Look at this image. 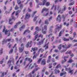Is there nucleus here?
<instances>
[{"mask_svg":"<svg viewBox=\"0 0 77 77\" xmlns=\"http://www.w3.org/2000/svg\"><path fill=\"white\" fill-rule=\"evenodd\" d=\"M12 62V63L13 64H14V59L13 58H11V60H9L8 62V65L9 67L11 66V62Z\"/></svg>","mask_w":77,"mask_h":77,"instance_id":"nucleus-3","label":"nucleus"},{"mask_svg":"<svg viewBox=\"0 0 77 77\" xmlns=\"http://www.w3.org/2000/svg\"><path fill=\"white\" fill-rule=\"evenodd\" d=\"M16 46H17V44H15L14 46L13 47V48H15V51H14L15 53H16L17 51V47H16Z\"/></svg>","mask_w":77,"mask_h":77,"instance_id":"nucleus-22","label":"nucleus"},{"mask_svg":"<svg viewBox=\"0 0 77 77\" xmlns=\"http://www.w3.org/2000/svg\"><path fill=\"white\" fill-rule=\"evenodd\" d=\"M41 60H42V58L39 59L38 61L37 62L38 63H40V62H41Z\"/></svg>","mask_w":77,"mask_h":77,"instance_id":"nucleus-46","label":"nucleus"},{"mask_svg":"<svg viewBox=\"0 0 77 77\" xmlns=\"http://www.w3.org/2000/svg\"><path fill=\"white\" fill-rule=\"evenodd\" d=\"M25 26H26V25H23L20 28L19 30H20V31H21V32L22 30L24 29L25 27Z\"/></svg>","mask_w":77,"mask_h":77,"instance_id":"nucleus-17","label":"nucleus"},{"mask_svg":"<svg viewBox=\"0 0 77 77\" xmlns=\"http://www.w3.org/2000/svg\"><path fill=\"white\" fill-rule=\"evenodd\" d=\"M44 51V49L42 48H40L38 50V52H40L41 51V53H43V52Z\"/></svg>","mask_w":77,"mask_h":77,"instance_id":"nucleus-24","label":"nucleus"},{"mask_svg":"<svg viewBox=\"0 0 77 77\" xmlns=\"http://www.w3.org/2000/svg\"><path fill=\"white\" fill-rule=\"evenodd\" d=\"M45 39V38H44L43 39H42V40H41V42H39V45H41L42 44H43L44 42V40Z\"/></svg>","mask_w":77,"mask_h":77,"instance_id":"nucleus-18","label":"nucleus"},{"mask_svg":"<svg viewBox=\"0 0 77 77\" xmlns=\"http://www.w3.org/2000/svg\"><path fill=\"white\" fill-rule=\"evenodd\" d=\"M59 8H60L59 6H57V7L56 8V6L55 5L54 6V5H53L52 6V8H51V9H52L53 8H54V10L55 11H56V9H57V10H59Z\"/></svg>","mask_w":77,"mask_h":77,"instance_id":"nucleus-11","label":"nucleus"},{"mask_svg":"<svg viewBox=\"0 0 77 77\" xmlns=\"http://www.w3.org/2000/svg\"><path fill=\"white\" fill-rule=\"evenodd\" d=\"M46 6H48L50 5V3L48 2H47L46 3Z\"/></svg>","mask_w":77,"mask_h":77,"instance_id":"nucleus-43","label":"nucleus"},{"mask_svg":"<svg viewBox=\"0 0 77 77\" xmlns=\"http://www.w3.org/2000/svg\"><path fill=\"white\" fill-rule=\"evenodd\" d=\"M38 29H39V27H38V26H37L35 28V30H37V32L39 31V30H38Z\"/></svg>","mask_w":77,"mask_h":77,"instance_id":"nucleus-57","label":"nucleus"},{"mask_svg":"<svg viewBox=\"0 0 77 77\" xmlns=\"http://www.w3.org/2000/svg\"><path fill=\"white\" fill-rule=\"evenodd\" d=\"M38 34H37L35 36V38L33 39V41L36 40V38H38Z\"/></svg>","mask_w":77,"mask_h":77,"instance_id":"nucleus-40","label":"nucleus"},{"mask_svg":"<svg viewBox=\"0 0 77 77\" xmlns=\"http://www.w3.org/2000/svg\"><path fill=\"white\" fill-rule=\"evenodd\" d=\"M63 8L62 9V10L61 8H60L58 12V14H59V13L60 12V14H62L63 13L64 11H66V6L64 5L63 7Z\"/></svg>","mask_w":77,"mask_h":77,"instance_id":"nucleus-1","label":"nucleus"},{"mask_svg":"<svg viewBox=\"0 0 77 77\" xmlns=\"http://www.w3.org/2000/svg\"><path fill=\"white\" fill-rule=\"evenodd\" d=\"M21 0H17V3L18 5H20L21 3Z\"/></svg>","mask_w":77,"mask_h":77,"instance_id":"nucleus-36","label":"nucleus"},{"mask_svg":"<svg viewBox=\"0 0 77 77\" xmlns=\"http://www.w3.org/2000/svg\"><path fill=\"white\" fill-rule=\"evenodd\" d=\"M48 44H49V42H48L47 44L45 45L43 47H45V50H47L48 48Z\"/></svg>","mask_w":77,"mask_h":77,"instance_id":"nucleus-14","label":"nucleus"},{"mask_svg":"<svg viewBox=\"0 0 77 77\" xmlns=\"http://www.w3.org/2000/svg\"><path fill=\"white\" fill-rule=\"evenodd\" d=\"M64 32V31L63 30L61 31L59 33V36H61V35L62 34V33H63Z\"/></svg>","mask_w":77,"mask_h":77,"instance_id":"nucleus-26","label":"nucleus"},{"mask_svg":"<svg viewBox=\"0 0 77 77\" xmlns=\"http://www.w3.org/2000/svg\"><path fill=\"white\" fill-rule=\"evenodd\" d=\"M31 36L30 35H28V36H27L26 37V38H28V39H29L30 38H31Z\"/></svg>","mask_w":77,"mask_h":77,"instance_id":"nucleus-63","label":"nucleus"},{"mask_svg":"<svg viewBox=\"0 0 77 77\" xmlns=\"http://www.w3.org/2000/svg\"><path fill=\"white\" fill-rule=\"evenodd\" d=\"M48 11V9L45 7H44L43 9L42 10L41 13H43V12L45 11Z\"/></svg>","mask_w":77,"mask_h":77,"instance_id":"nucleus-19","label":"nucleus"},{"mask_svg":"<svg viewBox=\"0 0 77 77\" xmlns=\"http://www.w3.org/2000/svg\"><path fill=\"white\" fill-rule=\"evenodd\" d=\"M30 17V15H29L28 13H27L26 14V15L25 17V20H26V19H28Z\"/></svg>","mask_w":77,"mask_h":77,"instance_id":"nucleus-15","label":"nucleus"},{"mask_svg":"<svg viewBox=\"0 0 77 77\" xmlns=\"http://www.w3.org/2000/svg\"><path fill=\"white\" fill-rule=\"evenodd\" d=\"M26 77H32V73L30 72L29 73V74L28 75H27L26 76Z\"/></svg>","mask_w":77,"mask_h":77,"instance_id":"nucleus-35","label":"nucleus"},{"mask_svg":"<svg viewBox=\"0 0 77 77\" xmlns=\"http://www.w3.org/2000/svg\"><path fill=\"white\" fill-rule=\"evenodd\" d=\"M28 61H29V62L30 63H31V62H32V61H33V60L30 58H28L26 57L25 58V61H24V62L23 63V65L24 66H25L26 65V61L27 60Z\"/></svg>","mask_w":77,"mask_h":77,"instance_id":"nucleus-4","label":"nucleus"},{"mask_svg":"<svg viewBox=\"0 0 77 77\" xmlns=\"http://www.w3.org/2000/svg\"><path fill=\"white\" fill-rule=\"evenodd\" d=\"M74 26L75 27H77V23H75Z\"/></svg>","mask_w":77,"mask_h":77,"instance_id":"nucleus-64","label":"nucleus"},{"mask_svg":"<svg viewBox=\"0 0 77 77\" xmlns=\"http://www.w3.org/2000/svg\"><path fill=\"white\" fill-rule=\"evenodd\" d=\"M71 51H68L66 53V54H71Z\"/></svg>","mask_w":77,"mask_h":77,"instance_id":"nucleus-47","label":"nucleus"},{"mask_svg":"<svg viewBox=\"0 0 77 77\" xmlns=\"http://www.w3.org/2000/svg\"><path fill=\"white\" fill-rule=\"evenodd\" d=\"M64 25H66V26H67V27H68V26H69V23H66V22H64Z\"/></svg>","mask_w":77,"mask_h":77,"instance_id":"nucleus-32","label":"nucleus"},{"mask_svg":"<svg viewBox=\"0 0 77 77\" xmlns=\"http://www.w3.org/2000/svg\"><path fill=\"white\" fill-rule=\"evenodd\" d=\"M5 29H6V28L5 27V26H4L2 31V32H5V35H7V34H8V31L7 30H5Z\"/></svg>","mask_w":77,"mask_h":77,"instance_id":"nucleus-13","label":"nucleus"},{"mask_svg":"<svg viewBox=\"0 0 77 77\" xmlns=\"http://www.w3.org/2000/svg\"><path fill=\"white\" fill-rule=\"evenodd\" d=\"M37 18H38V16H35L33 20V21L34 22H35V21H36V19H37Z\"/></svg>","mask_w":77,"mask_h":77,"instance_id":"nucleus-37","label":"nucleus"},{"mask_svg":"<svg viewBox=\"0 0 77 77\" xmlns=\"http://www.w3.org/2000/svg\"><path fill=\"white\" fill-rule=\"evenodd\" d=\"M21 47H22L19 48V49L20 53H21L23 51V49L24 48V45L22 43L21 44Z\"/></svg>","mask_w":77,"mask_h":77,"instance_id":"nucleus-7","label":"nucleus"},{"mask_svg":"<svg viewBox=\"0 0 77 77\" xmlns=\"http://www.w3.org/2000/svg\"><path fill=\"white\" fill-rule=\"evenodd\" d=\"M48 20H46L45 21V24H48Z\"/></svg>","mask_w":77,"mask_h":77,"instance_id":"nucleus-42","label":"nucleus"},{"mask_svg":"<svg viewBox=\"0 0 77 77\" xmlns=\"http://www.w3.org/2000/svg\"><path fill=\"white\" fill-rule=\"evenodd\" d=\"M60 66L59 65H57L56 67V68H60Z\"/></svg>","mask_w":77,"mask_h":77,"instance_id":"nucleus-60","label":"nucleus"},{"mask_svg":"<svg viewBox=\"0 0 77 77\" xmlns=\"http://www.w3.org/2000/svg\"><path fill=\"white\" fill-rule=\"evenodd\" d=\"M36 12H37V11H34L33 13L32 14V17H34V16H35V14H36Z\"/></svg>","mask_w":77,"mask_h":77,"instance_id":"nucleus-31","label":"nucleus"},{"mask_svg":"<svg viewBox=\"0 0 77 77\" xmlns=\"http://www.w3.org/2000/svg\"><path fill=\"white\" fill-rule=\"evenodd\" d=\"M71 45H68L67 47H66V45H63L62 46V47H63V48H69L70 47H71Z\"/></svg>","mask_w":77,"mask_h":77,"instance_id":"nucleus-20","label":"nucleus"},{"mask_svg":"<svg viewBox=\"0 0 77 77\" xmlns=\"http://www.w3.org/2000/svg\"><path fill=\"white\" fill-rule=\"evenodd\" d=\"M2 45H3V44H6V42H7V40H5V39H4L3 41H2Z\"/></svg>","mask_w":77,"mask_h":77,"instance_id":"nucleus-27","label":"nucleus"},{"mask_svg":"<svg viewBox=\"0 0 77 77\" xmlns=\"http://www.w3.org/2000/svg\"><path fill=\"white\" fill-rule=\"evenodd\" d=\"M38 69H39V67H38L37 68H35L34 70L35 71H38Z\"/></svg>","mask_w":77,"mask_h":77,"instance_id":"nucleus-50","label":"nucleus"},{"mask_svg":"<svg viewBox=\"0 0 77 77\" xmlns=\"http://www.w3.org/2000/svg\"><path fill=\"white\" fill-rule=\"evenodd\" d=\"M30 7H32V2H31L29 3Z\"/></svg>","mask_w":77,"mask_h":77,"instance_id":"nucleus-56","label":"nucleus"},{"mask_svg":"<svg viewBox=\"0 0 77 77\" xmlns=\"http://www.w3.org/2000/svg\"><path fill=\"white\" fill-rule=\"evenodd\" d=\"M32 50H31V52H32V50H33V51H36V50H38V48L36 47V48H32Z\"/></svg>","mask_w":77,"mask_h":77,"instance_id":"nucleus-23","label":"nucleus"},{"mask_svg":"<svg viewBox=\"0 0 77 77\" xmlns=\"http://www.w3.org/2000/svg\"><path fill=\"white\" fill-rule=\"evenodd\" d=\"M7 42H10L11 41V38L7 39Z\"/></svg>","mask_w":77,"mask_h":77,"instance_id":"nucleus-54","label":"nucleus"},{"mask_svg":"<svg viewBox=\"0 0 77 77\" xmlns=\"http://www.w3.org/2000/svg\"><path fill=\"white\" fill-rule=\"evenodd\" d=\"M70 57H73V56H74V54L72 53L70 54Z\"/></svg>","mask_w":77,"mask_h":77,"instance_id":"nucleus-59","label":"nucleus"},{"mask_svg":"<svg viewBox=\"0 0 77 77\" xmlns=\"http://www.w3.org/2000/svg\"><path fill=\"white\" fill-rule=\"evenodd\" d=\"M0 55H2V54H3V49L1 48V50L0 51Z\"/></svg>","mask_w":77,"mask_h":77,"instance_id":"nucleus-39","label":"nucleus"},{"mask_svg":"<svg viewBox=\"0 0 77 77\" xmlns=\"http://www.w3.org/2000/svg\"><path fill=\"white\" fill-rule=\"evenodd\" d=\"M4 75H5V72H3L2 74L1 75V77H3L4 76Z\"/></svg>","mask_w":77,"mask_h":77,"instance_id":"nucleus-55","label":"nucleus"},{"mask_svg":"<svg viewBox=\"0 0 77 77\" xmlns=\"http://www.w3.org/2000/svg\"><path fill=\"white\" fill-rule=\"evenodd\" d=\"M45 64H46V61H45V60L43 59L41 61V65H45Z\"/></svg>","mask_w":77,"mask_h":77,"instance_id":"nucleus-12","label":"nucleus"},{"mask_svg":"<svg viewBox=\"0 0 77 77\" xmlns=\"http://www.w3.org/2000/svg\"><path fill=\"white\" fill-rule=\"evenodd\" d=\"M32 41L28 42L26 45V47H32Z\"/></svg>","mask_w":77,"mask_h":77,"instance_id":"nucleus-9","label":"nucleus"},{"mask_svg":"<svg viewBox=\"0 0 77 77\" xmlns=\"http://www.w3.org/2000/svg\"><path fill=\"white\" fill-rule=\"evenodd\" d=\"M15 10H18L19 9V7L18 6V5H16L14 8Z\"/></svg>","mask_w":77,"mask_h":77,"instance_id":"nucleus-33","label":"nucleus"},{"mask_svg":"<svg viewBox=\"0 0 77 77\" xmlns=\"http://www.w3.org/2000/svg\"><path fill=\"white\" fill-rule=\"evenodd\" d=\"M37 56V54H36L35 55H34L33 57V59H34L35 58H36Z\"/></svg>","mask_w":77,"mask_h":77,"instance_id":"nucleus-45","label":"nucleus"},{"mask_svg":"<svg viewBox=\"0 0 77 77\" xmlns=\"http://www.w3.org/2000/svg\"><path fill=\"white\" fill-rule=\"evenodd\" d=\"M46 2H47V0H44L43 1V3L42 4L43 6V5H45Z\"/></svg>","mask_w":77,"mask_h":77,"instance_id":"nucleus-41","label":"nucleus"},{"mask_svg":"<svg viewBox=\"0 0 77 77\" xmlns=\"http://www.w3.org/2000/svg\"><path fill=\"white\" fill-rule=\"evenodd\" d=\"M66 58H68V57H64V60L65 61L63 60H62L61 62V63H65V62H66V59H66Z\"/></svg>","mask_w":77,"mask_h":77,"instance_id":"nucleus-21","label":"nucleus"},{"mask_svg":"<svg viewBox=\"0 0 77 77\" xmlns=\"http://www.w3.org/2000/svg\"><path fill=\"white\" fill-rule=\"evenodd\" d=\"M64 68H65L66 71H68V70H69V73L71 75L72 74H73V72H74V71L72 70H71V68H67V67H66V66H64Z\"/></svg>","mask_w":77,"mask_h":77,"instance_id":"nucleus-5","label":"nucleus"},{"mask_svg":"<svg viewBox=\"0 0 77 77\" xmlns=\"http://www.w3.org/2000/svg\"><path fill=\"white\" fill-rule=\"evenodd\" d=\"M63 41H69V38L68 39H67L66 38H63Z\"/></svg>","mask_w":77,"mask_h":77,"instance_id":"nucleus-34","label":"nucleus"},{"mask_svg":"<svg viewBox=\"0 0 77 77\" xmlns=\"http://www.w3.org/2000/svg\"><path fill=\"white\" fill-rule=\"evenodd\" d=\"M61 45H59V46H58V49L59 50H60V49H61Z\"/></svg>","mask_w":77,"mask_h":77,"instance_id":"nucleus-53","label":"nucleus"},{"mask_svg":"<svg viewBox=\"0 0 77 77\" xmlns=\"http://www.w3.org/2000/svg\"><path fill=\"white\" fill-rule=\"evenodd\" d=\"M74 3V2H72L69 3V6H71L72 5H73Z\"/></svg>","mask_w":77,"mask_h":77,"instance_id":"nucleus-44","label":"nucleus"},{"mask_svg":"<svg viewBox=\"0 0 77 77\" xmlns=\"http://www.w3.org/2000/svg\"><path fill=\"white\" fill-rule=\"evenodd\" d=\"M49 68H51L52 67V63H51L49 64Z\"/></svg>","mask_w":77,"mask_h":77,"instance_id":"nucleus-49","label":"nucleus"},{"mask_svg":"<svg viewBox=\"0 0 77 77\" xmlns=\"http://www.w3.org/2000/svg\"><path fill=\"white\" fill-rule=\"evenodd\" d=\"M55 74H57L58 73H59L60 72V71L59 70H57L56 69H55L54 70Z\"/></svg>","mask_w":77,"mask_h":77,"instance_id":"nucleus-25","label":"nucleus"},{"mask_svg":"<svg viewBox=\"0 0 77 77\" xmlns=\"http://www.w3.org/2000/svg\"><path fill=\"white\" fill-rule=\"evenodd\" d=\"M13 52V49H11L9 53V54H11Z\"/></svg>","mask_w":77,"mask_h":77,"instance_id":"nucleus-51","label":"nucleus"},{"mask_svg":"<svg viewBox=\"0 0 77 77\" xmlns=\"http://www.w3.org/2000/svg\"><path fill=\"white\" fill-rule=\"evenodd\" d=\"M54 72V71H52V73H51L50 75H49V77H55V76L53 75Z\"/></svg>","mask_w":77,"mask_h":77,"instance_id":"nucleus-30","label":"nucleus"},{"mask_svg":"<svg viewBox=\"0 0 77 77\" xmlns=\"http://www.w3.org/2000/svg\"><path fill=\"white\" fill-rule=\"evenodd\" d=\"M61 19L62 18L61 17V16H60V15L59 14L58 15L57 18H56V20H57V21H58L59 22H60V21H61Z\"/></svg>","mask_w":77,"mask_h":77,"instance_id":"nucleus-10","label":"nucleus"},{"mask_svg":"<svg viewBox=\"0 0 77 77\" xmlns=\"http://www.w3.org/2000/svg\"><path fill=\"white\" fill-rule=\"evenodd\" d=\"M60 27L57 26L56 27V28L55 29V33H56V32H57V31H58V32L60 30V29L62 27V26L61 25H60Z\"/></svg>","mask_w":77,"mask_h":77,"instance_id":"nucleus-8","label":"nucleus"},{"mask_svg":"<svg viewBox=\"0 0 77 77\" xmlns=\"http://www.w3.org/2000/svg\"><path fill=\"white\" fill-rule=\"evenodd\" d=\"M15 11H14L13 13L12 14V15H11V17H12V18H10L9 20V23L10 24H12L13 23V22H11L12 20H15V18L14 17V14H15Z\"/></svg>","mask_w":77,"mask_h":77,"instance_id":"nucleus-2","label":"nucleus"},{"mask_svg":"<svg viewBox=\"0 0 77 77\" xmlns=\"http://www.w3.org/2000/svg\"><path fill=\"white\" fill-rule=\"evenodd\" d=\"M51 60H52V62H55V60H54V58H52L51 59Z\"/></svg>","mask_w":77,"mask_h":77,"instance_id":"nucleus-61","label":"nucleus"},{"mask_svg":"<svg viewBox=\"0 0 77 77\" xmlns=\"http://www.w3.org/2000/svg\"><path fill=\"white\" fill-rule=\"evenodd\" d=\"M27 33H30V31L28 29H27L26 30H25L24 32L23 33V35H25L26 33H27Z\"/></svg>","mask_w":77,"mask_h":77,"instance_id":"nucleus-16","label":"nucleus"},{"mask_svg":"<svg viewBox=\"0 0 77 77\" xmlns=\"http://www.w3.org/2000/svg\"><path fill=\"white\" fill-rule=\"evenodd\" d=\"M52 36V34H51L48 35V37L49 38V39H50V37Z\"/></svg>","mask_w":77,"mask_h":77,"instance_id":"nucleus-48","label":"nucleus"},{"mask_svg":"<svg viewBox=\"0 0 77 77\" xmlns=\"http://www.w3.org/2000/svg\"><path fill=\"white\" fill-rule=\"evenodd\" d=\"M66 72H64L63 73L60 74V76H62L63 75H66Z\"/></svg>","mask_w":77,"mask_h":77,"instance_id":"nucleus-28","label":"nucleus"},{"mask_svg":"<svg viewBox=\"0 0 77 77\" xmlns=\"http://www.w3.org/2000/svg\"><path fill=\"white\" fill-rule=\"evenodd\" d=\"M23 7V4H21L20 5V9H22Z\"/></svg>","mask_w":77,"mask_h":77,"instance_id":"nucleus-62","label":"nucleus"},{"mask_svg":"<svg viewBox=\"0 0 77 77\" xmlns=\"http://www.w3.org/2000/svg\"><path fill=\"white\" fill-rule=\"evenodd\" d=\"M73 21H74V19H73V18H72L70 20V25H72V23Z\"/></svg>","mask_w":77,"mask_h":77,"instance_id":"nucleus-29","label":"nucleus"},{"mask_svg":"<svg viewBox=\"0 0 77 77\" xmlns=\"http://www.w3.org/2000/svg\"><path fill=\"white\" fill-rule=\"evenodd\" d=\"M38 38L41 37L42 38H43V35L40 34L38 36Z\"/></svg>","mask_w":77,"mask_h":77,"instance_id":"nucleus-52","label":"nucleus"},{"mask_svg":"<svg viewBox=\"0 0 77 77\" xmlns=\"http://www.w3.org/2000/svg\"><path fill=\"white\" fill-rule=\"evenodd\" d=\"M52 31H53V30H52V29H49V33H51V32H52Z\"/></svg>","mask_w":77,"mask_h":77,"instance_id":"nucleus-58","label":"nucleus"},{"mask_svg":"<svg viewBox=\"0 0 77 77\" xmlns=\"http://www.w3.org/2000/svg\"><path fill=\"white\" fill-rule=\"evenodd\" d=\"M47 26L45 25L44 26V27H42V33H43L44 34L46 33V31H47Z\"/></svg>","mask_w":77,"mask_h":77,"instance_id":"nucleus-6","label":"nucleus"},{"mask_svg":"<svg viewBox=\"0 0 77 77\" xmlns=\"http://www.w3.org/2000/svg\"><path fill=\"white\" fill-rule=\"evenodd\" d=\"M74 62V60L72 59H70L69 60L68 62L69 63H72V62Z\"/></svg>","mask_w":77,"mask_h":77,"instance_id":"nucleus-38","label":"nucleus"}]
</instances>
